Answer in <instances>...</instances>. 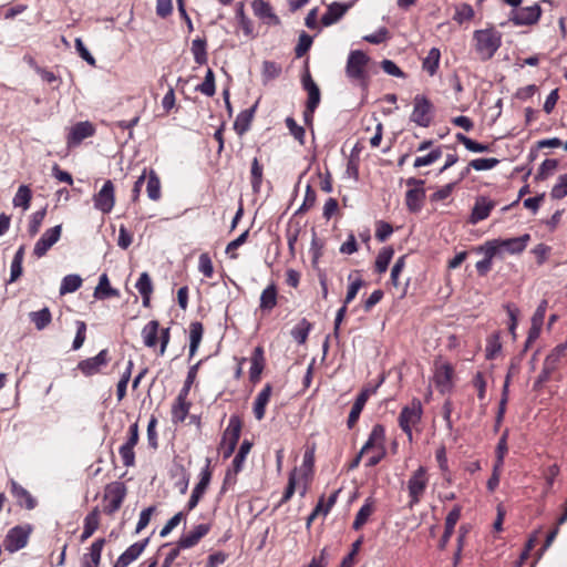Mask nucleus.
I'll use <instances>...</instances> for the list:
<instances>
[{
    "mask_svg": "<svg viewBox=\"0 0 567 567\" xmlns=\"http://www.w3.org/2000/svg\"><path fill=\"white\" fill-rule=\"evenodd\" d=\"M503 34L494 27L473 32L474 50L482 61L491 60L502 47Z\"/></svg>",
    "mask_w": 567,
    "mask_h": 567,
    "instance_id": "f257e3e1",
    "label": "nucleus"
},
{
    "mask_svg": "<svg viewBox=\"0 0 567 567\" xmlns=\"http://www.w3.org/2000/svg\"><path fill=\"white\" fill-rule=\"evenodd\" d=\"M369 61L370 58L361 50L350 51L347 59L346 75L362 90H367L369 86V74L367 71Z\"/></svg>",
    "mask_w": 567,
    "mask_h": 567,
    "instance_id": "f03ea898",
    "label": "nucleus"
},
{
    "mask_svg": "<svg viewBox=\"0 0 567 567\" xmlns=\"http://www.w3.org/2000/svg\"><path fill=\"white\" fill-rule=\"evenodd\" d=\"M422 415L423 406L419 399H413L402 408L398 422L401 430L406 434L409 442L413 441V429L421 422Z\"/></svg>",
    "mask_w": 567,
    "mask_h": 567,
    "instance_id": "7ed1b4c3",
    "label": "nucleus"
},
{
    "mask_svg": "<svg viewBox=\"0 0 567 567\" xmlns=\"http://www.w3.org/2000/svg\"><path fill=\"white\" fill-rule=\"evenodd\" d=\"M429 474L425 466H419L409 477L406 488L409 492V507L413 508L424 496L429 485Z\"/></svg>",
    "mask_w": 567,
    "mask_h": 567,
    "instance_id": "20e7f679",
    "label": "nucleus"
},
{
    "mask_svg": "<svg viewBox=\"0 0 567 567\" xmlns=\"http://www.w3.org/2000/svg\"><path fill=\"white\" fill-rule=\"evenodd\" d=\"M241 432V420L238 415H231L229 417L228 425L224 431L220 450L224 458H228L237 446Z\"/></svg>",
    "mask_w": 567,
    "mask_h": 567,
    "instance_id": "39448f33",
    "label": "nucleus"
},
{
    "mask_svg": "<svg viewBox=\"0 0 567 567\" xmlns=\"http://www.w3.org/2000/svg\"><path fill=\"white\" fill-rule=\"evenodd\" d=\"M126 496V486L123 482H112L106 485L104 491V512L109 515L120 509Z\"/></svg>",
    "mask_w": 567,
    "mask_h": 567,
    "instance_id": "423d86ee",
    "label": "nucleus"
},
{
    "mask_svg": "<svg viewBox=\"0 0 567 567\" xmlns=\"http://www.w3.org/2000/svg\"><path fill=\"white\" fill-rule=\"evenodd\" d=\"M410 118L421 127L430 126L433 118V104L426 96L421 94L415 95Z\"/></svg>",
    "mask_w": 567,
    "mask_h": 567,
    "instance_id": "0eeeda50",
    "label": "nucleus"
},
{
    "mask_svg": "<svg viewBox=\"0 0 567 567\" xmlns=\"http://www.w3.org/2000/svg\"><path fill=\"white\" fill-rule=\"evenodd\" d=\"M540 17L542 8L535 3L528 7H518L517 9H512L508 16V20L516 27H525L537 23Z\"/></svg>",
    "mask_w": 567,
    "mask_h": 567,
    "instance_id": "6e6552de",
    "label": "nucleus"
},
{
    "mask_svg": "<svg viewBox=\"0 0 567 567\" xmlns=\"http://www.w3.org/2000/svg\"><path fill=\"white\" fill-rule=\"evenodd\" d=\"M32 527L30 525L12 527L4 538V548L9 553H16L28 544Z\"/></svg>",
    "mask_w": 567,
    "mask_h": 567,
    "instance_id": "1a4fd4ad",
    "label": "nucleus"
},
{
    "mask_svg": "<svg viewBox=\"0 0 567 567\" xmlns=\"http://www.w3.org/2000/svg\"><path fill=\"white\" fill-rule=\"evenodd\" d=\"M93 204L96 210L103 214H110L115 205V187L112 181L107 179L102 188L94 194Z\"/></svg>",
    "mask_w": 567,
    "mask_h": 567,
    "instance_id": "9d476101",
    "label": "nucleus"
},
{
    "mask_svg": "<svg viewBox=\"0 0 567 567\" xmlns=\"http://www.w3.org/2000/svg\"><path fill=\"white\" fill-rule=\"evenodd\" d=\"M454 369L447 362L435 363L433 381L441 393H447L453 388Z\"/></svg>",
    "mask_w": 567,
    "mask_h": 567,
    "instance_id": "9b49d317",
    "label": "nucleus"
},
{
    "mask_svg": "<svg viewBox=\"0 0 567 567\" xmlns=\"http://www.w3.org/2000/svg\"><path fill=\"white\" fill-rule=\"evenodd\" d=\"M109 361V351L103 349L96 355L80 361L76 369L85 377H92L99 373Z\"/></svg>",
    "mask_w": 567,
    "mask_h": 567,
    "instance_id": "f8f14e48",
    "label": "nucleus"
},
{
    "mask_svg": "<svg viewBox=\"0 0 567 567\" xmlns=\"http://www.w3.org/2000/svg\"><path fill=\"white\" fill-rule=\"evenodd\" d=\"M251 446L252 444L248 440L243 441L239 451L233 460L231 467L226 472L223 488H225L227 484L236 482V475L243 470L245 460L250 452Z\"/></svg>",
    "mask_w": 567,
    "mask_h": 567,
    "instance_id": "ddd939ff",
    "label": "nucleus"
},
{
    "mask_svg": "<svg viewBox=\"0 0 567 567\" xmlns=\"http://www.w3.org/2000/svg\"><path fill=\"white\" fill-rule=\"evenodd\" d=\"M199 482L195 485L192 495L186 504V511H193L199 503L200 498L205 494L212 478V472L209 470V461L206 466L202 470L199 475Z\"/></svg>",
    "mask_w": 567,
    "mask_h": 567,
    "instance_id": "4468645a",
    "label": "nucleus"
},
{
    "mask_svg": "<svg viewBox=\"0 0 567 567\" xmlns=\"http://www.w3.org/2000/svg\"><path fill=\"white\" fill-rule=\"evenodd\" d=\"M61 225H56L54 227H51L47 229L42 236L38 239V241L34 245L33 254L41 258L43 257L48 250L55 244L61 237Z\"/></svg>",
    "mask_w": 567,
    "mask_h": 567,
    "instance_id": "2eb2a0df",
    "label": "nucleus"
},
{
    "mask_svg": "<svg viewBox=\"0 0 567 567\" xmlns=\"http://www.w3.org/2000/svg\"><path fill=\"white\" fill-rule=\"evenodd\" d=\"M495 206H496V203L493 199H491L486 196H478L475 199L474 206L472 208V213L470 216V223L472 225H475V224L486 219Z\"/></svg>",
    "mask_w": 567,
    "mask_h": 567,
    "instance_id": "dca6fc26",
    "label": "nucleus"
},
{
    "mask_svg": "<svg viewBox=\"0 0 567 567\" xmlns=\"http://www.w3.org/2000/svg\"><path fill=\"white\" fill-rule=\"evenodd\" d=\"M497 240L499 244L502 256L505 252H507L509 255H519L526 249V247L530 240V235L524 234L518 237H513V238H507V239L498 238Z\"/></svg>",
    "mask_w": 567,
    "mask_h": 567,
    "instance_id": "f3484780",
    "label": "nucleus"
},
{
    "mask_svg": "<svg viewBox=\"0 0 567 567\" xmlns=\"http://www.w3.org/2000/svg\"><path fill=\"white\" fill-rule=\"evenodd\" d=\"M148 538H145L143 540L136 542L132 544L130 547L125 549L124 553H122L113 567H127L131 563L136 560L142 553L144 551L145 547L148 544Z\"/></svg>",
    "mask_w": 567,
    "mask_h": 567,
    "instance_id": "a211bd4d",
    "label": "nucleus"
},
{
    "mask_svg": "<svg viewBox=\"0 0 567 567\" xmlns=\"http://www.w3.org/2000/svg\"><path fill=\"white\" fill-rule=\"evenodd\" d=\"M95 128L89 121L79 122L73 125L68 135V145H79L83 140L94 135Z\"/></svg>",
    "mask_w": 567,
    "mask_h": 567,
    "instance_id": "6ab92c4d",
    "label": "nucleus"
},
{
    "mask_svg": "<svg viewBox=\"0 0 567 567\" xmlns=\"http://www.w3.org/2000/svg\"><path fill=\"white\" fill-rule=\"evenodd\" d=\"M210 530L209 524H198L192 530L183 534L177 543L181 549L195 546Z\"/></svg>",
    "mask_w": 567,
    "mask_h": 567,
    "instance_id": "aec40b11",
    "label": "nucleus"
},
{
    "mask_svg": "<svg viewBox=\"0 0 567 567\" xmlns=\"http://www.w3.org/2000/svg\"><path fill=\"white\" fill-rule=\"evenodd\" d=\"M254 14L259 18L264 23L269 25H278L280 20L274 12L271 6L265 0H254L251 2Z\"/></svg>",
    "mask_w": 567,
    "mask_h": 567,
    "instance_id": "412c9836",
    "label": "nucleus"
},
{
    "mask_svg": "<svg viewBox=\"0 0 567 567\" xmlns=\"http://www.w3.org/2000/svg\"><path fill=\"white\" fill-rule=\"evenodd\" d=\"M384 442H385L384 426L381 424H375V425H373L367 442L362 446L360 454H364L371 450H373V451L383 450V449H385Z\"/></svg>",
    "mask_w": 567,
    "mask_h": 567,
    "instance_id": "4be33fe9",
    "label": "nucleus"
},
{
    "mask_svg": "<svg viewBox=\"0 0 567 567\" xmlns=\"http://www.w3.org/2000/svg\"><path fill=\"white\" fill-rule=\"evenodd\" d=\"M351 3L332 2L321 18V23L329 27L338 22L350 9Z\"/></svg>",
    "mask_w": 567,
    "mask_h": 567,
    "instance_id": "5701e85b",
    "label": "nucleus"
},
{
    "mask_svg": "<svg viewBox=\"0 0 567 567\" xmlns=\"http://www.w3.org/2000/svg\"><path fill=\"white\" fill-rule=\"evenodd\" d=\"M461 512L462 509L460 506H454L447 514L445 518V529L439 544V547L441 549H444L446 547L451 536L453 535L455 525L457 524L461 517Z\"/></svg>",
    "mask_w": 567,
    "mask_h": 567,
    "instance_id": "b1692460",
    "label": "nucleus"
},
{
    "mask_svg": "<svg viewBox=\"0 0 567 567\" xmlns=\"http://www.w3.org/2000/svg\"><path fill=\"white\" fill-rule=\"evenodd\" d=\"M302 86L308 92L307 105L309 111H315L320 103V90L309 72L302 76Z\"/></svg>",
    "mask_w": 567,
    "mask_h": 567,
    "instance_id": "393cba45",
    "label": "nucleus"
},
{
    "mask_svg": "<svg viewBox=\"0 0 567 567\" xmlns=\"http://www.w3.org/2000/svg\"><path fill=\"white\" fill-rule=\"evenodd\" d=\"M104 545V538H97L92 543L89 553L83 556V567H99Z\"/></svg>",
    "mask_w": 567,
    "mask_h": 567,
    "instance_id": "a878e982",
    "label": "nucleus"
},
{
    "mask_svg": "<svg viewBox=\"0 0 567 567\" xmlns=\"http://www.w3.org/2000/svg\"><path fill=\"white\" fill-rule=\"evenodd\" d=\"M272 386L267 383L256 396L254 402V415L260 421L265 417L266 406L270 400Z\"/></svg>",
    "mask_w": 567,
    "mask_h": 567,
    "instance_id": "bb28decb",
    "label": "nucleus"
},
{
    "mask_svg": "<svg viewBox=\"0 0 567 567\" xmlns=\"http://www.w3.org/2000/svg\"><path fill=\"white\" fill-rule=\"evenodd\" d=\"M100 526V509L94 507L84 518L83 532L81 534V540L89 539Z\"/></svg>",
    "mask_w": 567,
    "mask_h": 567,
    "instance_id": "cd10ccee",
    "label": "nucleus"
},
{
    "mask_svg": "<svg viewBox=\"0 0 567 567\" xmlns=\"http://www.w3.org/2000/svg\"><path fill=\"white\" fill-rule=\"evenodd\" d=\"M93 296L95 299L104 300L111 297H118L120 291L112 288L107 275L102 274L99 278V284L94 289Z\"/></svg>",
    "mask_w": 567,
    "mask_h": 567,
    "instance_id": "c85d7f7f",
    "label": "nucleus"
},
{
    "mask_svg": "<svg viewBox=\"0 0 567 567\" xmlns=\"http://www.w3.org/2000/svg\"><path fill=\"white\" fill-rule=\"evenodd\" d=\"M425 198V189L424 188H411L405 194V204L410 212L417 213L421 210L423 206V200Z\"/></svg>",
    "mask_w": 567,
    "mask_h": 567,
    "instance_id": "c756f323",
    "label": "nucleus"
},
{
    "mask_svg": "<svg viewBox=\"0 0 567 567\" xmlns=\"http://www.w3.org/2000/svg\"><path fill=\"white\" fill-rule=\"evenodd\" d=\"M374 512V499L372 497L365 498L363 505L358 511L352 524L354 530H359L370 518Z\"/></svg>",
    "mask_w": 567,
    "mask_h": 567,
    "instance_id": "7c9ffc66",
    "label": "nucleus"
},
{
    "mask_svg": "<svg viewBox=\"0 0 567 567\" xmlns=\"http://www.w3.org/2000/svg\"><path fill=\"white\" fill-rule=\"evenodd\" d=\"M277 287L275 284L268 285L260 295L259 308L261 311H271L277 305Z\"/></svg>",
    "mask_w": 567,
    "mask_h": 567,
    "instance_id": "2f4dec72",
    "label": "nucleus"
},
{
    "mask_svg": "<svg viewBox=\"0 0 567 567\" xmlns=\"http://www.w3.org/2000/svg\"><path fill=\"white\" fill-rule=\"evenodd\" d=\"M146 193L151 200L157 202L161 196V181L154 169L146 171Z\"/></svg>",
    "mask_w": 567,
    "mask_h": 567,
    "instance_id": "473e14b6",
    "label": "nucleus"
},
{
    "mask_svg": "<svg viewBox=\"0 0 567 567\" xmlns=\"http://www.w3.org/2000/svg\"><path fill=\"white\" fill-rule=\"evenodd\" d=\"M249 378L250 381L257 382L260 379L264 369V352L260 347H257L250 359Z\"/></svg>",
    "mask_w": 567,
    "mask_h": 567,
    "instance_id": "72a5a7b5",
    "label": "nucleus"
},
{
    "mask_svg": "<svg viewBox=\"0 0 567 567\" xmlns=\"http://www.w3.org/2000/svg\"><path fill=\"white\" fill-rule=\"evenodd\" d=\"M204 333L203 324L194 321L189 326V358L192 359L198 350Z\"/></svg>",
    "mask_w": 567,
    "mask_h": 567,
    "instance_id": "f704fd0d",
    "label": "nucleus"
},
{
    "mask_svg": "<svg viewBox=\"0 0 567 567\" xmlns=\"http://www.w3.org/2000/svg\"><path fill=\"white\" fill-rule=\"evenodd\" d=\"M255 110H256V105H254L250 109L241 111L237 115L235 123H234V128L239 135L245 134L249 130L250 123L254 117Z\"/></svg>",
    "mask_w": 567,
    "mask_h": 567,
    "instance_id": "c9c22d12",
    "label": "nucleus"
},
{
    "mask_svg": "<svg viewBox=\"0 0 567 567\" xmlns=\"http://www.w3.org/2000/svg\"><path fill=\"white\" fill-rule=\"evenodd\" d=\"M187 396H183V394H178L175 403L172 406V420L174 423L183 422L189 410V404L186 401Z\"/></svg>",
    "mask_w": 567,
    "mask_h": 567,
    "instance_id": "e433bc0d",
    "label": "nucleus"
},
{
    "mask_svg": "<svg viewBox=\"0 0 567 567\" xmlns=\"http://www.w3.org/2000/svg\"><path fill=\"white\" fill-rule=\"evenodd\" d=\"M441 52L437 48H432L427 55L423 59L422 68L429 75L433 76L439 69Z\"/></svg>",
    "mask_w": 567,
    "mask_h": 567,
    "instance_id": "4c0bfd02",
    "label": "nucleus"
},
{
    "mask_svg": "<svg viewBox=\"0 0 567 567\" xmlns=\"http://www.w3.org/2000/svg\"><path fill=\"white\" fill-rule=\"evenodd\" d=\"M443 155L442 146L432 148L427 154L416 156L413 163L414 168H421L424 166H431L437 162Z\"/></svg>",
    "mask_w": 567,
    "mask_h": 567,
    "instance_id": "58836bf2",
    "label": "nucleus"
},
{
    "mask_svg": "<svg viewBox=\"0 0 567 567\" xmlns=\"http://www.w3.org/2000/svg\"><path fill=\"white\" fill-rule=\"evenodd\" d=\"M29 317L39 331L45 329L52 320V315L48 307H44L39 311L30 312Z\"/></svg>",
    "mask_w": 567,
    "mask_h": 567,
    "instance_id": "ea45409f",
    "label": "nucleus"
},
{
    "mask_svg": "<svg viewBox=\"0 0 567 567\" xmlns=\"http://www.w3.org/2000/svg\"><path fill=\"white\" fill-rule=\"evenodd\" d=\"M158 321H150L142 330V337L144 344L148 348H153L157 343L158 338Z\"/></svg>",
    "mask_w": 567,
    "mask_h": 567,
    "instance_id": "a19ab883",
    "label": "nucleus"
},
{
    "mask_svg": "<svg viewBox=\"0 0 567 567\" xmlns=\"http://www.w3.org/2000/svg\"><path fill=\"white\" fill-rule=\"evenodd\" d=\"M82 278L79 275L71 274L63 277L60 286V295L72 293L82 286Z\"/></svg>",
    "mask_w": 567,
    "mask_h": 567,
    "instance_id": "79ce46f5",
    "label": "nucleus"
},
{
    "mask_svg": "<svg viewBox=\"0 0 567 567\" xmlns=\"http://www.w3.org/2000/svg\"><path fill=\"white\" fill-rule=\"evenodd\" d=\"M32 198L31 189L27 185H21L12 200L14 207H22L23 210L29 209Z\"/></svg>",
    "mask_w": 567,
    "mask_h": 567,
    "instance_id": "37998d69",
    "label": "nucleus"
},
{
    "mask_svg": "<svg viewBox=\"0 0 567 567\" xmlns=\"http://www.w3.org/2000/svg\"><path fill=\"white\" fill-rule=\"evenodd\" d=\"M12 494L19 499L20 504L24 505L28 509L35 507V499L19 484L12 483Z\"/></svg>",
    "mask_w": 567,
    "mask_h": 567,
    "instance_id": "c03bdc74",
    "label": "nucleus"
},
{
    "mask_svg": "<svg viewBox=\"0 0 567 567\" xmlns=\"http://www.w3.org/2000/svg\"><path fill=\"white\" fill-rule=\"evenodd\" d=\"M192 53L197 64L207 63L206 40L197 38L192 42Z\"/></svg>",
    "mask_w": 567,
    "mask_h": 567,
    "instance_id": "a18cd8bd",
    "label": "nucleus"
},
{
    "mask_svg": "<svg viewBox=\"0 0 567 567\" xmlns=\"http://www.w3.org/2000/svg\"><path fill=\"white\" fill-rule=\"evenodd\" d=\"M393 249L391 247L382 248L375 259V271L383 274L386 271L389 264L393 257Z\"/></svg>",
    "mask_w": 567,
    "mask_h": 567,
    "instance_id": "49530a36",
    "label": "nucleus"
},
{
    "mask_svg": "<svg viewBox=\"0 0 567 567\" xmlns=\"http://www.w3.org/2000/svg\"><path fill=\"white\" fill-rule=\"evenodd\" d=\"M474 9L468 3H461L455 8L453 20L458 24L471 21L474 18Z\"/></svg>",
    "mask_w": 567,
    "mask_h": 567,
    "instance_id": "de8ad7c7",
    "label": "nucleus"
},
{
    "mask_svg": "<svg viewBox=\"0 0 567 567\" xmlns=\"http://www.w3.org/2000/svg\"><path fill=\"white\" fill-rule=\"evenodd\" d=\"M456 140L462 143L465 148L473 153H484L489 151V146L487 144H482L472 138L465 136L462 133L456 134Z\"/></svg>",
    "mask_w": 567,
    "mask_h": 567,
    "instance_id": "09e8293b",
    "label": "nucleus"
},
{
    "mask_svg": "<svg viewBox=\"0 0 567 567\" xmlns=\"http://www.w3.org/2000/svg\"><path fill=\"white\" fill-rule=\"evenodd\" d=\"M262 165L259 163L258 158L255 157L251 162V187L255 193L260 192L261 183H262Z\"/></svg>",
    "mask_w": 567,
    "mask_h": 567,
    "instance_id": "8fccbe9b",
    "label": "nucleus"
},
{
    "mask_svg": "<svg viewBox=\"0 0 567 567\" xmlns=\"http://www.w3.org/2000/svg\"><path fill=\"white\" fill-rule=\"evenodd\" d=\"M196 91H199L206 96H213L216 92L215 75L212 69H208L203 83L196 86Z\"/></svg>",
    "mask_w": 567,
    "mask_h": 567,
    "instance_id": "3c124183",
    "label": "nucleus"
},
{
    "mask_svg": "<svg viewBox=\"0 0 567 567\" xmlns=\"http://www.w3.org/2000/svg\"><path fill=\"white\" fill-rule=\"evenodd\" d=\"M310 329L311 324L306 319H302L296 327H293L291 336L297 343L303 344L307 341Z\"/></svg>",
    "mask_w": 567,
    "mask_h": 567,
    "instance_id": "603ef678",
    "label": "nucleus"
},
{
    "mask_svg": "<svg viewBox=\"0 0 567 567\" xmlns=\"http://www.w3.org/2000/svg\"><path fill=\"white\" fill-rule=\"evenodd\" d=\"M477 250L484 254V258H487L492 261L495 257H503L497 239L486 241L483 246L478 247Z\"/></svg>",
    "mask_w": 567,
    "mask_h": 567,
    "instance_id": "864d4df0",
    "label": "nucleus"
},
{
    "mask_svg": "<svg viewBox=\"0 0 567 567\" xmlns=\"http://www.w3.org/2000/svg\"><path fill=\"white\" fill-rule=\"evenodd\" d=\"M567 351V341L566 342H563L558 346H556L550 352L549 354L545 358V362L548 363L549 365H553V368H557L561 357L565 354V352Z\"/></svg>",
    "mask_w": 567,
    "mask_h": 567,
    "instance_id": "5fc2aeb1",
    "label": "nucleus"
},
{
    "mask_svg": "<svg viewBox=\"0 0 567 567\" xmlns=\"http://www.w3.org/2000/svg\"><path fill=\"white\" fill-rule=\"evenodd\" d=\"M47 215V208H42L40 210H37L34 212L31 216H30V221H29V228H28V231L31 236H34L38 234L42 223H43V219Z\"/></svg>",
    "mask_w": 567,
    "mask_h": 567,
    "instance_id": "6e6d98bb",
    "label": "nucleus"
},
{
    "mask_svg": "<svg viewBox=\"0 0 567 567\" xmlns=\"http://www.w3.org/2000/svg\"><path fill=\"white\" fill-rule=\"evenodd\" d=\"M135 288L137 289L140 295H152L153 293L154 287H153V282H152V279H151V276L148 275V272L144 271L140 275V277L135 284Z\"/></svg>",
    "mask_w": 567,
    "mask_h": 567,
    "instance_id": "4d7b16f0",
    "label": "nucleus"
},
{
    "mask_svg": "<svg viewBox=\"0 0 567 567\" xmlns=\"http://www.w3.org/2000/svg\"><path fill=\"white\" fill-rule=\"evenodd\" d=\"M281 73V66L272 61H265L262 63V78L265 82L278 78Z\"/></svg>",
    "mask_w": 567,
    "mask_h": 567,
    "instance_id": "13d9d810",
    "label": "nucleus"
},
{
    "mask_svg": "<svg viewBox=\"0 0 567 567\" xmlns=\"http://www.w3.org/2000/svg\"><path fill=\"white\" fill-rule=\"evenodd\" d=\"M550 196L554 199H561L567 196V174H563L557 178L556 184L551 188Z\"/></svg>",
    "mask_w": 567,
    "mask_h": 567,
    "instance_id": "bf43d9fd",
    "label": "nucleus"
},
{
    "mask_svg": "<svg viewBox=\"0 0 567 567\" xmlns=\"http://www.w3.org/2000/svg\"><path fill=\"white\" fill-rule=\"evenodd\" d=\"M348 279L350 280V285L348 286L347 295L343 300L346 305H349L355 298L359 290L363 286V280L360 277L352 279V275H350Z\"/></svg>",
    "mask_w": 567,
    "mask_h": 567,
    "instance_id": "052dcab7",
    "label": "nucleus"
},
{
    "mask_svg": "<svg viewBox=\"0 0 567 567\" xmlns=\"http://www.w3.org/2000/svg\"><path fill=\"white\" fill-rule=\"evenodd\" d=\"M499 161L495 157L475 158L470 162V167L475 171H488L498 165Z\"/></svg>",
    "mask_w": 567,
    "mask_h": 567,
    "instance_id": "680f3d73",
    "label": "nucleus"
},
{
    "mask_svg": "<svg viewBox=\"0 0 567 567\" xmlns=\"http://www.w3.org/2000/svg\"><path fill=\"white\" fill-rule=\"evenodd\" d=\"M198 270L206 278H212L214 275V266L212 258L207 252H203L198 258Z\"/></svg>",
    "mask_w": 567,
    "mask_h": 567,
    "instance_id": "e2e57ef3",
    "label": "nucleus"
},
{
    "mask_svg": "<svg viewBox=\"0 0 567 567\" xmlns=\"http://www.w3.org/2000/svg\"><path fill=\"white\" fill-rule=\"evenodd\" d=\"M286 126L288 127L290 134L300 143V144H303L305 143V135H306V132H305V128L300 125L297 124V122L292 118V117H287L286 121Z\"/></svg>",
    "mask_w": 567,
    "mask_h": 567,
    "instance_id": "0e129e2a",
    "label": "nucleus"
},
{
    "mask_svg": "<svg viewBox=\"0 0 567 567\" xmlns=\"http://www.w3.org/2000/svg\"><path fill=\"white\" fill-rule=\"evenodd\" d=\"M76 334L72 343L73 350H79L86 339V323L82 320L75 321Z\"/></svg>",
    "mask_w": 567,
    "mask_h": 567,
    "instance_id": "69168bd1",
    "label": "nucleus"
},
{
    "mask_svg": "<svg viewBox=\"0 0 567 567\" xmlns=\"http://www.w3.org/2000/svg\"><path fill=\"white\" fill-rule=\"evenodd\" d=\"M312 44V38L307 34L306 32H302L299 35L298 43L295 49V53L297 58L303 56L307 51L311 48Z\"/></svg>",
    "mask_w": 567,
    "mask_h": 567,
    "instance_id": "338daca9",
    "label": "nucleus"
},
{
    "mask_svg": "<svg viewBox=\"0 0 567 567\" xmlns=\"http://www.w3.org/2000/svg\"><path fill=\"white\" fill-rule=\"evenodd\" d=\"M501 349H502V344L499 342L498 334L495 333V334L491 336L487 340V344H486V349H485L486 359H488V360L494 359L497 355V353L501 351Z\"/></svg>",
    "mask_w": 567,
    "mask_h": 567,
    "instance_id": "774afa93",
    "label": "nucleus"
}]
</instances>
